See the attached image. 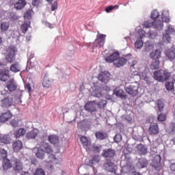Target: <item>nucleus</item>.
<instances>
[{"mask_svg": "<svg viewBox=\"0 0 175 175\" xmlns=\"http://www.w3.org/2000/svg\"><path fill=\"white\" fill-rule=\"evenodd\" d=\"M153 77L154 80L164 83V81H167V80H169L172 77V74L163 70H156L153 73Z\"/></svg>", "mask_w": 175, "mask_h": 175, "instance_id": "nucleus-1", "label": "nucleus"}, {"mask_svg": "<svg viewBox=\"0 0 175 175\" xmlns=\"http://www.w3.org/2000/svg\"><path fill=\"white\" fill-rule=\"evenodd\" d=\"M49 159H50V161L45 163L44 167L49 172L54 170V165H58L59 162L62 161V159L57 158L54 154H50L49 156Z\"/></svg>", "mask_w": 175, "mask_h": 175, "instance_id": "nucleus-2", "label": "nucleus"}, {"mask_svg": "<svg viewBox=\"0 0 175 175\" xmlns=\"http://www.w3.org/2000/svg\"><path fill=\"white\" fill-rule=\"evenodd\" d=\"M8 54L5 55V60L9 64H13L16 61V53H17V48L15 46L10 45L8 49Z\"/></svg>", "mask_w": 175, "mask_h": 175, "instance_id": "nucleus-3", "label": "nucleus"}, {"mask_svg": "<svg viewBox=\"0 0 175 175\" xmlns=\"http://www.w3.org/2000/svg\"><path fill=\"white\" fill-rule=\"evenodd\" d=\"M170 19L167 16H165L163 14H161L160 19H155L152 22V25L156 28V29H162L163 28V23H169Z\"/></svg>", "mask_w": 175, "mask_h": 175, "instance_id": "nucleus-4", "label": "nucleus"}, {"mask_svg": "<svg viewBox=\"0 0 175 175\" xmlns=\"http://www.w3.org/2000/svg\"><path fill=\"white\" fill-rule=\"evenodd\" d=\"M2 68H5V64L0 62V80L1 81H8V79L10 77V70H9V68L2 70Z\"/></svg>", "mask_w": 175, "mask_h": 175, "instance_id": "nucleus-5", "label": "nucleus"}, {"mask_svg": "<svg viewBox=\"0 0 175 175\" xmlns=\"http://www.w3.org/2000/svg\"><path fill=\"white\" fill-rule=\"evenodd\" d=\"M106 40V35L99 33L97 36V38L95 40L93 45L94 49H102L105 46V42Z\"/></svg>", "mask_w": 175, "mask_h": 175, "instance_id": "nucleus-6", "label": "nucleus"}, {"mask_svg": "<svg viewBox=\"0 0 175 175\" xmlns=\"http://www.w3.org/2000/svg\"><path fill=\"white\" fill-rule=\"evenodd\" d=\"M125 91L129 95L136 96L139 94V86L134 84L129 85L125 87Z\"/></svg>", "mask_w": 175, "mask_h": 175, "instance_id": "nucleus-7", "label": "nucleus"}, {"mask_svg": "<svg viewBox=\"0 0 175 175\" xmlns=\"http://www.w3.org/2000/svg\"><path fill=\"white\" fill-rule=\"evenodd\" d=\"M103 167L105 170H107V172H110L111 173H116V170H117V165H116V164H114V163L111 162L110 160L106 161L103 165Z\"/></svg>", "mask_w": 175, "mask_h": 175, "instance_id": "nucleus-8", "label": "nucleus"}, {"mask_svg": "<svg viewBox=\"0 0 175 175\" xmlns=\"http://www.w3.org/2000/svg\"><path fill=\"white\" fill-rule=\"evenodd\" d=\"M110 72L107 71L101 72L98 77V79L101 83H104L105 84H107L109 81H110Z\"/></svg>", "mask_w": 175, "mask_h": 175, "instance_id": "nucleus-9", "label": "nucleus"}, {"mask_svg": "<svg viewBox=\"0 0 175 175\" xmlns=\"http://www.w3.org/2000/svg\"><path fill=\"white\" fill-rule=\"evenodd\" d=\"M103 158H109V159H113L116 157V150L113 149H104L101 154Z\"/></svg>", "mask_w": 175, "mask_h": 175, "instance_id": "nucleus-10", "label": "nucleus"}, {"mask_svg": "<svg viewBox=\"0 0 175 175\" xmlns=\"http://www.w3.org/2000/svg\"><path fill=\"white\" fill-rule=\"evenodd\" d=\"M13 98L9 96L5 97L1 100V107L3 109H9V107L13 106Z\"/></svg>", "mask_w": 175, "mask_h": 175, "instance_id": "nucleus-11", "label": "nucleus"}, {"mask_svg": "<svg viewBox=\"0 0 175 175\" xmlns=\"http://www.w3.org/2000/svg\"><path fill=\"white\" fill-rule=\"evenodd\" d=\"M12 117H13V114L10 111L3 112L0 114V122H8V121L12 120Z\"/></svg>", "mask_w": 175, "mask_h": 175, "instance_id": "nucleus-12", "label": "nucleus"}, {"mask_svg": "<svg viewBox=\"0 0 175 175\" xmlns=\"http://www.w3.org/2000/svg\"><path fill=\"white\" fill-rule=\"evenodd\" d=\"M148 133L151 135H158V133H159V126H158V124H151L148 129Z\"/></svg>", "mask_w": 175, "mask_h": 175, "instance_id": "nucleus-13", "label": "nucleus"}, {"mask_svg": "<svg viewBox=\"0 0 175 175\" xmlns=\"http://www.w3.org/2000/svg\"><path fill=\"white\" fill-rule=\"evenodd\" d=\"M118 58H120V53L118 52H115L111 55L105 58V61L109 64H111L112 62H113L114 65V64H116V61H117Z\"/></svg>", "mask_w": 175, "mask_h": 175, "instance_id": "nucleus-14", "label": "nucleus"}, {"mask_svg": "<svg viewBox=\"0 0 175 175\" xmlns=\"http://www.w3.org/2000/svg\"><path fill=\"white\" fill-rule=\"evenodd\" d=\"M84 109L86 111H89V113H94V111H96V105L91 101H88L85 105Z\"/></svg>", "mask_w": 175, "mask_h": 175, "instance_id": "nucleus-15", "label": "nucleus"}, {"mask_svg": "<svg viewBox=\"0 0 175 175\" xmlns=\"http://www.w3.org/2000/svg\"><path fill=\"white\" fill-rule=\"evenodd\" d=\"M6 87L10 92H13L17 89V84L14 81V79H11L6 83Z\"/></svg>", "mask_w": 175, "mask_h": 175, "instance_id": "nucleus-16", "label": "nucleus"}, {"mask_svg": "<svg viewBox=\"0 0 175 175\" xmlns=\"http://www.w3.org/2000/svg\"><path fill=\"white\" fill-rule=\"evenodd\" d=\"M136 166L138 169H144L148 166V161L144 158H141L138 160Z\"/></svg>", "mask_w": 175, "mask_h": 175, "instance_id": "nucleus-17", "label": "nucleus"}, {"mask_svg": "<svg viewBox=\"0 0 175 175\" xmlns=\"http://www.w3.org/2000/svg\"><path fill=\"white\" fill-rule=\"evenodd\" d=\"M161 54L162 52H161V51L156 49L150 53L149 57L151 59L158 60L161 58Z\"/></svg>", "mask_w": 175, "mask_h": 175, "instance_id": "nucleus-18", "label": "nucleus"}, {"mask_svg": "<svg viewBox=\"0 0 175 175\" xmlns=\"http://www.w3.org/2000/svg\"><path fill=\"white\" fill-rule=\"evenodd\" d=\"M137 152L139 154V155H146L148 151L147 150V146L143 145L142 144H139L137 146Z\"/></svg>", "mask_w": 175, "mask_h": 175, "instance_id": "nucleus-19", "label": "nucleus"}, {"mask_svg": "<svg viewBox=\"0 0 175 175\" xmlns=\"http://www.w3.org/2000/svg\"><path fill=\"white\" fill-rule=\"evenodd\" d=\"M25 133H27V131H25V129L21 128L15 131L13 135L15 139H20V137H23V136H24Z\"/></svg>", "mask_w": 175, "mask_h": 175, "instance_id": "nucleus-20", "label": "nucleus"}, {"mask_svg": "<svg viewBox=\"0 0 175 175\" xmlns=\"http://www.w3.org/2000/svg\"><path fill=\"white\" fill-rule=\"evenodd\" d=\"M53 80L49 77L47 75H44L42 81V85L44 88H50L51 87V83Z\"/></svg>", "mask_w": 175, "mask_h": 175, "instance_id": "nucleus-21", "label": "nucleus"}, {"mask_svg": "<svg viewBox=\"0 0 175 175\" xmlns=\"http://www.w3.org/2000/svg\"><path fill=\"white\" fill-rule=\"evenodd\" d=\"M13 162L14 170H15V172H20L21 170H23V163H21L20 159H15Z\"/></svg>", "mask_w": 175, "mask_h": 175, "instance_id": "nucleus-22", "label": "nucleus"}, {"mask_svg": "<svg viewBox=\"0 0 175 175\" xmlns=\"http://www.w3.org/2000/svg\"><path fill=\"white\" fill-rule=\"evenodd\" d=\"M128 60L125 57H118V59L116 60L114 63V66L116 68H121V66H124L126 64Z\"/></svg>", "mask_w": 175, "mask_h": 175, "instance_id": "nucleus-23", "label": "nucleus"}, {"mask_svg": "<svg viewBox=\"0 0 175 175\" xmlns=\"http://www.w3.org/2000/svg\"><path fill=\"white\" fill-rule=\"evenodd\" d=\"M12 148L14 152H18L23 148V142L18 140L12 144Z\"/></svg>", "mask_w": 175, "mask_h": 175, "instance_id": "nucleus-24", "label": "nucleus"}, {"mask_svg": "<svg viewBox=\"0 0 175 175\" xmlns=\"http://www.w3.org/2000/svg\"><path fill=\"white\" fill-rule=\"evenodd\" d=\"M135 166L129 163V164H126L124 166L122 167V173H124L126 174H129L132 170H134Z\"/></svg>", "mask_w": 175, "mask_h": 175, "instance_id": "nucleus-25", "label": "nucleus"}, {"mask_svg": "<svg viewBox=\"0 0 175 175\" xmlns=\"http://www.w3.org/2000/svg\"><path fill=\"white\" fill-rule=\"evenodd\" d=\"M11 142H12V138L9 135H4L0 137V143L1 146H3V144H10Z\"/></svg>", "mask_w": 175, "mask_h": 175, "instance_id": "nucleus-26", "label": "nucleus"}, {"mask_svg": "<svg viewBox=\"0 0 175 175\" xmlns=\"http://www.w3.org/2000/svg\"><path fill=\"white\" fill-rule=\"evenodd\" d=\"M38 129H34L26 134V139H28L29 140L31 139H36V137H38Z\"/></svg>", "mask_w": 175, "mask_h": 175, "instance_id": "nucleus-27", "label": "nucleus"}, {"mask_svg": "<svg viewBox=\"0 0 175 175\" xmlns=\"http://www.w3.org/2000/svg\"><path fill=\"white\" fill-rule=\"evenodd\" d=\"M25 5H27L25 0H18V2L14 4V8L16 10H21V9L25 7Z\"/></svg>", "mask_w": 175, "mask_h": 175, "instance_id": "nucleus-28", "label": "nucleus"}, {"mask_svg": "<svg viewBox=\"0 0 175 175\" xmlns=\"http://www.w3.org/2000/svg\"><path fill=\"white\" fill-rule=\"evenodd\" d=\"M96 139L98 140H105L107 137V133L103 131H97L95 133Z\"/></svg>", "mask_w": 175, "mask_h": 175, "instance_id": "nucleus-29", "label": "nucleus"}, {"mask_svg": "<svg viewBox=\"0 0 175 175\" xmlns=\"http://www.w3.org/2000/svg\"><path fill=\"white\" fill-rule=\"evenodd\" d=\"M10 70L13 73H17L21 70V67H20V64L18 62H16L11 65Z\"/></svg>", "mask_w": 175, "mask_h": 175, "instance_id": "nucleus-30", "label": "nucleus"}, {"mask_svg": "<svg viewBox=\"0 0 175 175\" xmlns=\"http://www.w3.org/2000/svg\"><path fill=\"white\" fill-rule=\"evenodd\" d=\"M37 152H36V157L38 159H44V150L40 148H37Z\"/></svg>", "mask_w": 175, "mask_h": 175, "instance_id": "nucleus-31", "label": "nucleus"}, {"mask_svg": "<svg viewBox=\"0 0 175 175\" xmlns=\"http://www.w3.org/2000/svg\"><path fill=\"white\" fill-rule=\"evenodd\" d=\"M48 140L51 144H57L58 143L59 139L58 138V136L55 135H51L48 137Z\"/></svg>", "mask_w": 175, "mask_h": 175, "instance_id": "nucleus-32", "label": "nucleus"}, {"mask_svg": "<svg viewBox=\"0 0 175 175\" xmlns=\"http://www.w3.org/2000/svg\"><path fill=\"white\" fill-rule=\"evenodd\" d=\"M152 166L154 167L156 170L159 172L161 170V167H162V164L161 163V159L157 161V160H153L152 162Z\"/></svg>", "mask_w": 175, "mask_h": 175, "instance_id": "nucleus-33", "label": "nucleus"}, {"mask_svg": "<svg viewBox=\"0 0 175 175\" xmlns=\"http://www.w3.org/2000/svg\"><path fill=\"white\" fill-rule=\"evenodd\" d=\"M92 94H93L94 96H96V98H101V96H102V88L100 87L95 88Z\"/></svg>", "mask_w": 175, "mask_h": 175, "instance_id": "nucleus-34", "label": "nucleus"}, {"mask_svg": "<svg viewBox=\"0 0 175 175\" xmlns=\"http://www.w3.org/2000/svg\"><path fill=\"white\" fill-rule=\"evenodd\" d=\"M8 158V151L3 148L0 149V161H5Z\"/></svg>", "mask_w": 175, "mask_h": 175, "instance_id": "nucleus-35", "label": "nucleus"}, {"mask_svg": "<svg viewBox=\"0 0 175 175\" xmlns=\"http://www.w3.org/2000/svg\"><path fill=\"white\" fill-rule=\"evenodd\" d=\"M80 140L85 148H87V147L91 144V142L88 141V139L84 136H82Z\"/></svg>", "mask_w": 175, "mask_h": 175, "instance_id": "nucleus-36", "label": "nucleus"}, {"mask_svg": "<svg viewBox=\"0 0 175 175\" xmlns=\"http://www.w3.org/2000/svg\"><path fill=\"white\" fill-rule=\"evenodd\" d=\"M81 128H87L88 129H90L91 126V121L85 119L81 122Z\"/></svg>", "mask_w": 175, "mask_h": 175, "instance_id": "nucleus-37", "label": "nucleus"}, {"mask_svg": "<svg viewBox=\"0 0 175 175\" xmlns=\"http://www.w3.org/2000/svg\"><path fill=\"white\" fill-rule=\"evenodd\" d=\"M166 57L169 58V59H174L175 58V51L171 49H168L165 53Z\"/></svg>", "mask_w": 175, "mask_h": 175, "instance_id": "nucleus-38", "label": "nucleus"}, {"mask_svg": "<svg viewBox=\"0 0 175 175\" xmlns=\"http://www.w3.org/2000/svg\"><path fill=\"white\" fill-rule=\"evenodd\" d=\"M3 168L4 170H7V169H10L12 167V163H10V161L8 159H5V160H3Z\"/></svg>", "mask_w": 175, "mask_h": 175, "instance_id": "nucleus-39", "label": "nucleus"}, {"mask_svg": "<svg viewBox=\"0 0 175 175\" xmlns=\"http://www.w3.org/2000/svg\"><path fill=\"white\" fill-rule=\"evenodd\" d=\"M160 64H161V62H159V60H155L154 62L151 63L150 69H152V70L159 69Z\"/></svg>", "mask_w": 175, "mask_h": 175, "instance_id": "nucleus-40", "label": "nucleus"}, {"mask_svg": "<svg viewBox=\"0 0 175 175\" xmlns=\"http://www.w3.org/2000/svg\"><path fill=\"white\" fill-rule=\"evenodd\" d=\"M163 40L165 43H170V40H172V37H170V34L169 33H164L163 34Z\"/></svg>", "mask_w": 175, "mask_h": 175, "instance_id": "nucleus-41", "label": "nucleus"}, {"mask_svg": "<svg viewBox=\"0 0 175 175\" xmlns=\"http://www.w3.org/2000/svg\"><path fill=\"white\" fill-rule=\"evenodd\" d=\"M9 23L7 22H3L1 24V30L2 32H5V31H8L9 29Z\"/></svg>", "mask_w": 175, "mask_h": 175, "instance_id": "nucleus-42", "label": "nucleus"}, {"mask_svg": "<svg viewBox=\"0 0 175 175\" xmlns=\"http://www.w3.org/2000/svg\"><path fill=\"white\" fill-rule=\"evenodd\" d=\"M150 17L152 20H157L159 19V12L157 11V10H153L151 12Z\"/></svg>", "mask_w": 175, "mask_h": 175, "instance_id": "nucleus-43", "label": "nucleus"}, {"mask_svg": "<svg viewBox=\"0 0 175 175\" xmlns=\"http://www.w3.org/2000/svg\"><path fill=\"white\" fill-rule=\"evenodd\" d=\"M31 23H25L21 25V29L23 32V33H25L28 31V28H29V25Z\"/></svg>", "mask_w": 175, "mask_h": 175, "instance_id": "nucleus-44", "label": "nucleus"}, {"mask_svg": "<svg viewBox=\"0 0 175 175\" xmlns=\"http://www.w3.org/2000/svg\"><path fill=\"white\" fill-rule=\"evenodd\" d=\"M115 94L116 95V96H118L119 98H126V95H125V92H124V90L121 89L117 90Z\"/></svg>", "mask_w": 175, "mask_h": 175, "instance_id": "nucleus-45", "label": "nucleus"}, {"mask_svg": "<svg viewBox=\"0 0 175 175\" xmlns=\"http://www.w3.org/2000/svg\"><path fill=\"white\" fill-rule=\"evenodd\" d=\"M165 32L167 33H170H170H174V32H175L174 27H173L171 25H168L166 27V29L165 30Z\"/></svg>", "mask_w": 175, "mask_h": 175, "instance_id": "nucleus-46", "label": "nucleus"}, {"mask_svg": "<svg viewBox=\"0 0 175 175\" xmlns=\"http://www.w3.org/2000/svg\"><path fill=\"white\" fill-rule=\"evenodd\" d=\"M165 88L167 91H172V90H174V83L173 82H165Z\"/></svg>", "mask_w": 175, "mask_h": 175, "instance_id": "nucleus-47", "label": "nucleus"}, {"mask_svg": "<svg viewBox=\"0 0 175 175\" xmlns=\"http://www.w3.org/2000/svg\"><path fill=\"white\" fill-rule=\"evenodd\" d=\"M157 102L159 110L162 113V111H163V108L165 107V104H163V101H162V100H158Z\"/></svg>", "mask_w": 175, "mask_h": 175, "instance_id": "nucleus-48", "label": "nucleus"}, {"mask_svg": "<svg viewBox=\"0 0 175 175\" xmlns=\"http://www.w3.org/2000/svg\"><path fill=\"white\" fill-rule=\"evenodd\" d=\"M120 8V5H109L105 8L106 13H110L111 10H114V9H118Z\"/></svg>", "mask_w": 175, "mask_h": 175, "instance_id": "nucleus-49", "label": "nucleus"}, {"mask_svg": "<svg viewBox=\"0 0 175 175\" xmlns=\"http://www.w3.org/2000/svg\"><path fill=\"white\" fill-rule=\"evenodd\" d=\"M135 49H142L143 47V41H142V38L137 40L135 43Z\"/></svg>", "mask_w": 175, "mask_h": 175, "instance_id": "nucleus-50", "label": "nucleus"}, {"mask_svg": "<svg viewBox=\"0 0 175 175\" xmlns=\"http://www.w3.org/2000/svg\"><path fill=\"white\" fill-rule=\"evenodd\" d=\"M106 105H107V101H106V100H101L97 103V105L100 109L105 107Z\"/></svg>", "mask_w": 175, "mask_h": 175, "instance_id": "nucleus-51", "label": "nucleus"}, {"mask_svg": "<svg viewBox=\"0 0 175 175\" xmlns=\"http://www.w3.org/2000/svg\"><path fill=\"white\" fill-rule=\"evenodd\" d=\"M20 122H21V120H16L14 119L10 121V125H12L13 128H17Z\"/></svg>", "mask_w": 175, "mask_h": 175, "instance_id": "nucleus-52", "label": "nucleus"}, {"mask_svg": "<svg viewBox=\"0 0 175 175\" xmlns=\"http://www.w3.org/2000/svg\"><path fill=\"white\" fill-rule=\"evenodd\" d=\"M34 175H46V172H44V170L42 168H38L35 173Z\"/></svg>", "mask_w": 175, "mask_h": 175, "instance_id": "nucleus-53", "label": "nucleus"}, {"mask_svg": "<svg viewBox=\"0 0 175 175\" xmlns=\"http://www.w3.org/2000/svg\"><path fill=\"white\" fill-rule=\"evenodd\" d=\"M158 121H160V122H163V121H166V115L161 113L159 114L157 117Z\"/></svg>", "mask_w": 175, "mask_h": 175, "instance_id": "nucleus-54", "label": "nucleus"}, {"mask_svg": "<svg viewBox=\"0 0 175 175\" xmlns=\"http://www.w3.org/2000/svg\"><path fill=\"white\" fill-rule=\"evenodd\" d=\"M51 146H50L46 142H41V147L43 148V150H44V151H46Z\"/></svg>", "mask_w": 175, "mask_h": 175, "instance_id": "nucleus-55", "label": "nucleus"}, {"mask_svg": "<svg viewBox=\"0 0 175 175\" xmlns=\"http://www.w3.org/2000/svg\"><path fill=\"white\" fill-rule=\"evenodd\" d=\"M32 14L30 10H27L25 13V18H27V20H31V17Z\"/></svg>", "mask_w": 175, "mask_h": 175, "instance_id": "nucleus-56", "label": "nucleus"}, {"mask_svg": "<svg viewBox=\"0 0 175 175\" xmlns=\"http://www.w3.org/2000/svg\"><path fill=\"white\" fill-rule=\"evenodd\" d=\"M152 26V23H150V21H145L144 23V28H150Z\"/></svg>", "mask_w": 175, "mask_h": 175, "instance_id": "nucleus-57", "label": "nucleus"}, {"mask_svg": "<svg viewBox=\"0 0 175 175\" xmlns=\"http://www.w3.org/2000/svg\"><path fill=\"white\" fill-rule=\"evenodd\" d=\"M57 9H58V3L57 1H54L52 3L51 10L52 12H54V10H57Z\"/></svg>", "mask_w": 175, "mask_h": 175, "instance_id": "nucleus-58", "label": "nucleus"}, {"mask_svg": "<svg viewBox=\"0 0 175 175\" xmlns=\"http://www.w3.org/2000/svg\"><path fill=\"white\" fill-rule=\"evenodd\" d=\"M100 150H101L100 146H94L92 148V150L94 151V152H100Z\"/></svg>", "mask_w": 175, "mask_h": 175, "instance_id": "nucleus-59", "label": "nucleus"}, {"mask_svg": "<svg viewBox=\"0 0 175 175\" xmlns=\"http://www.w3.org/2000/svg\"><path fill=\"white\" fill-rule=\"evenodd\" d=\"M40 2H42V0H33L32 5L33 6H39V5H40Z\"/></svg>", "mask_w": 175, "mask_h": 175, "instance_id": "nucleus-60", "label": "nucleus"}, {"mask_svg": "<svg viewBox=\"0 0 175 175\" xmlns=\"http://www.w3.org/2000/svg\"><path fill=\"white\" fill-rule=\"evenodd\" d=\"M103 91H106L107 92H110V91H111V88L107 85L103 86Z\"/></svg>", "mask_w": 175, "mask_h": 175, "instance_id": "nucleus-61", "label": "nucleus"}, {"mask_svg": "<svg viewBox=\"0 0 175 175\" xmlns=\"http://www.w3.org/2000/svg\"><path fill=\"white\" fill-rule=\"evenodd\" d=\"M92 163L95 164V163H99V158L98 157H94L92 159Z\"/></svg>", "mask_w": 175, "mask_h": 175, "instance_id": "nucleus-62", "label": "nucleus"}, {"mask_svg": "<svg viewBox=\"0 0 175 175\" xmlns=\"http://www.w3.org/2000/svg\"><path fill=\"white\" fill-rule=\"evenodd\" d=\"M172 132H173L174 133H175V124L174 123H172L170 124V126Z\"/></svg>", "mask_w": 175, "mask_h": 175, "instance_id": "nucleus-63", "label": "nucleus"}, {"mask_svg": "<svg viewBox=\"0 0 175 175\" xmlns=\"http://www.w3.org/2000/svg\"><path fill=\"white\" fill-rule=\"evenodd\" d=\"M170 170L172 172H175V163H172L170 165Z\"/></svg>", "mask_w": 175, "mask_h": 175, "instance_id": "nucleus-64", "label": "nucleus"}]
</instances>
